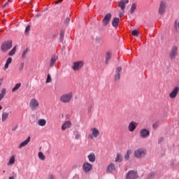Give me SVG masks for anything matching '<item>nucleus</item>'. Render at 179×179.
I'll use <instances>...</instances> for the list:
<instances>
[{
  "label": "nucleus",
  "instance_id": "1",
  "mask_svg": "<svg viewBox=\"0 0 179 179\" xmlns=\"http://www.w3.org/2000/svg\"><path fill=\"white\" fill-rule=\"evenodd\" d=\"M147 151L145 149L139 148L134 151V157L136 159H143L146 156Z\"/></svg>",
  "mask_w": 179,
  "mask_h": 179
},
{
  "label": "nucleus",
  "instance_id": "2",
  "mask_svg": "<svg viewBox=\"0 0 179 179\" xmlns=\"http://www.w3.org/2000/svg\"><path fill=\"white\" fill-rule=\"evenodd\" d=\"M84 65H85V62L83 61L74 62H73L71 69L75 72H77V71H80V69H82V68H83Z\"/></svg>",
  "mask_w": 179,
  "mask_h": 179
},
{
  "label": "nucleus",
  "instance_id": "3",
  "mask_svg": "<svg viewBox=\"0 0 179 179\" xmlns=\"http://www.w3.org/2000/svg\"><path fill=\"white\" fill-rule=\"evenodd\" d=\"M72 97H73L72 92L64 94L60 96V101H62V103H69V101L72 100Z\"/></svg>",
  "mask_w": 179,
  "mask_h": 179
},
{
  "label": "nucleus",
  "instance_id": "4",
  "mask_svg": "<svg viewBox=\"0 0 179 179\" xmlns=\"http://www.w3.org/2000/svg\"><path fill=\"white\" fill-rule=\"evenodd\" d=\"M40 104L38 103V101L34 98L31 99L29 101V107L31 111H37L38 110V106Z\"/></svg>",
  "mask_w": 179,
  "mask_h": 179
},
{
  "label": "nucleus",
  "instance_id": "5",
  "mask_svg": "<svg viewBox=\"0 0 179 179\" xmlns=\"http://www.w3.org/2000/svg\"><path fill=\"white\" fill-rule=\"evenodd\" d=\"M12 47V41H7L3 43L1 45V50L2 52H6L8 50H10Z\"/></svg>",
  "mask_w": 179,
  "mask_h": 179
},
{
  "label": "nucleus",
  "instance_id": "6",
  "mask_svg": "<svg viewBox=\"0 0 179 179\" xmlns=\"http://www.w3.org/2000/svg\"><path fill=\"white\" fill-rule=\"evenodd\" d=\"M178 55V48L177 46H173L171 50L169 57L171 59H176Z\"/></svg>",
  "mask_w": 179,
  "mask_h": 179
},
{
  "label": "nucleus",
  "instance_id": "7",
  "mask_svg": "<svg viewBox=\"0 0 179 179\" xmlns=\"http://www.w3.org/2000/svg\"><path fill=\"white\" fill-rule=\"evenodd\" d=\"M167 6H166V1H162L159 3V7L158 9L159 15H164L166 13V8Z\"/></svg>",
  "mask_w": 179,
  "mask_h": 179
},
{
  "label": "nucleus",
  "instance_id": "8",
  "mask_svg": "<svg viewBox=\"0 0 179 179\" xmlns=\"http://www.w3.org/2000/svg\"><path fill=\"white\" fill-rule=\"evenodd\" d=\"M121 72H122V68L121 66L117 67L115 71V82H117V80H120V79H121Z\"/></svg>",
  "mask_w": 179,
  "mask_h": 179
},
{
  "label": "nucleus",
  "instance_id": "9",
  "mask_svg": "<svg viewBox=\"0 0 179 179\" xmlns=\"http://www.w3.org/2000/svg\"><path fill=\"white\" fill-rule=\"evenodd\" d=\"M127 179H136L138 178V172L135 171H130L126 176Z\"/></svg>",
  "mask_w": 179,
  "mask_h": 179
},
{
  "label": "nucleus",
  "instance_id": "10",
  "mask_svg": "<svg viewBox=\"0 0 179 179\" xmlns=\"http://www.w3.org/2000/svg\"><path fill=\"white\" fill-rule=\"evenodd\" d=\"M179 92V87H175L172 91L171 92V93H169V97L170 99H176V97H177V95L178 94Z\"/></svg>",
  "mask_w": 179,
  "mask_h": 179
},
{
  "label": "nucleus",
  "instance_id": "11",
  "mask_svg": "<svg viewBox=\"0 0 179 179\" xmlns=\"http://www.w3.org/2000/svg\"><path fill=\"white\" fill-rule=\"evenodd\" d=\"M127 3H129V0H120L118 4V8H120L121 10L125 12Z\"/></svg>",
  "mask_w": 179,
  "mask_h": 179
},
{
  "label": "nucleus",
  "instance_id": "12",
  "mask_svg": "<svg viewBox=\"0 0 179 179\" xmlns=\"http://www.w3.org/2000/svg\"><path fill=\"white\" fill-rule=\"evenodd\" d=\"M149 135H150V131L146 129H142L140 131V136L141 138H143V139L148 138Z\"/></svg>",
  "mask_w": 179,
  "mask_h": 179
},
{
  "label": "nucleus",
  "instance_id": "13",
  "mask_svg": "<svg viewBox=\"0 0 179 179\" xmlns=\"http://www.w3.org/2000/svg\"><path fill=\"white\" fill-rule=\"evenodd\" d=\"M83 169L85 171V173H89V171H92L93 169V166L92 164H89V162L84 163L83 166Z\"/></svg>",
  "mask_w": 179,
  "mask_h": 179
},
{
  "label": "nucleus",
  "instance_id": "14",
  "mask_svg": "<svg viewBox=\"0 0 179 179\" xmlns=\"http://www.w3.org/2000/svg\"><path fill=\"white\" fill-rule=\"evenodd\" d=\"M138 127V123L132 121L129 124L128 129L130 132H134L135 129H136V127Z\"/></svg>",
  "mask_w": 179,
  "mask_h": 179
},
{
  "label": "nucleus",
  "instance_id": "15",
  "mask_svg": "<svg viewBox=\"0 0 179 179\" xmlns=\"http://www.w3.org/2000/svg\"><path fill=\"white\" fill-rule=\"evenodd\" d=\"M110 20H111V13H108L105 15L104 18L103 19V26H107L108 23H110Z\"/></svg>",
  "mask_w": 179,
  "mask_h": 179
},
{
  "label": "nucleus",
  "instance_id": "16",
  "mask_svg": "<svg viewBox=\"0 0 179 179\" xmlns=\"http://www.w3.org/2000/svg\"><path fill=\"white\" fill-rule=\"evenodd\" d=\"M72 127V122L71 121H66L62 125V131H65Z\"/></svg>",
  "mask_w": 179,
  "mask_h": 179
},
{
  "label": "nucleus",
  "instance_id": "17",
  "mask_svg": "<svg viewBox=\"0 0 179 179\" xmlns=\"http://www.w3.org/2000/svg\"><path fill=\"white\" fill-rule=\"evenodd\" d=\"M29 142H30V137H28L24 141L19 144L18 149H22V148H24V146H27Z\"/></svg>",
  "mask_w": 179,
  "mask_h": 179
},
{
  "label": "nucleus",
  "instance_id": "18",
  "mask_svg": "<svg viewBox=\"0 0 179 179\" xmlns=\"http://www.w3.org/2000/svg\"><path fill=\"white\" fill-rule=\"evenodd\" d=\"M115 165L113 163L110 164L106 168L107 173H113V171H115Z\"/></svg>",
  "mask_w": 179,
  "mask_h": 179
},
{
  "label": "nucleus",
  "instance_id": "19",
  "mask_svg": "<svg viewBox=\"0 0 179 179\" xmlns=\"http://www.w3.org/2000/svg\"><path fill=\"white\" fill-rule=\"evenodd\" d=\"M91 131L94 138H98V136L100 135V131L96 128H92Z\"/></svg>",
  "mask_w": 179,
  "mask_h": 179
},
{
  "label": "nucleus",
  "instance_id": "20",
  "mask_svg": "<svg viewBox=\"0 0 179 179\" xmlns=\"http://www.w3.org/2000/svg\"><path fill=\"white\" fill-rule=\"evenodd\" d=\"M88 159L89 162H90L91 163H94V162H96V155H94V153H90L88 155Z\"/></svg>",
  "mask_w": 179,
  "mask_h": 179
},
{
  "label": "nucleus",
  "instance_id": "21",
  "mask_svg": "<svg viewBox=\"0 0 179 179\" xmlns=\"http://www.w3.org/2000/svg\"><path fill=\"white\" fill-rule=\"evenodd\" d=\"M118 24H120V18L115 17L112 21V25L113 27H118Z\"/></svg>",
  "mask_w": 179,
  "mask_h": 179
},
{
  "label": "nucleus",
  "instance_id": "22",
  "mask_svg": "<svg viewBox=\"0 0 179 179\" xmlns=\"http://www.w3.org/2000/svg\"><path fill=\"white\" fill-rule=\"evenodd\" d=\"M9 117V112H3L1 115V121L4 122L8 120Z\"/></svg>",
  "mask_w": 179,
  "mask_h": 179
},
{
  "label": "nucleus",
  "instance_id": "23",
  "mask_svg": "<svg viewBox=\"0 0 179 179\" xmlns=\"http://www.w3.org/2000/svg\"><path fill=\"white\" fill-rule=\"evenodd\" d=\"M57 62V57L52 56L51 57L50 62V67L52 68L54 66L55 64Z\"/></svg>",
  "mask_w": 179,
  "mask_h": 179
},
{
  "label": "nucleus",
  "instance_id": "24",
  "mask_svg": "<svg viewBox=\"0 0 179 179\" xmlns=\"http://www.w3.org/2000/svg\"><path fill=\"white\" fill-rule=\"evenodd\" d=\"M47 124V121L45 119H39L38 120V124L39 127H45V124Z\"/></svg>",
  "mask_w": 179,
  "mask_h": 179
},
{
  "label": "nucleus",
  "instance_id": "25",
  "mask_svg": "<svg viewBox=\"0 0 179 179\" xmlns=\"http://www.w3.org/2000/svg\"><path fill=\"white\" fill-rule=\"evenodd\" d=\"M22 87V83H19L15 85V86L12 89V92H15L16 90H19L20 87Z\"/></svg>",
  "mask_w": 179,
  "mask_h": 179
},
{
  "label": "nucleus",
  "instance_id": "26",
  "mask_svg": "<svg viewBox=\"0 0 179 179\" xmlns=\"http://www.w3.org/2000/svg\"><path fill=\"white\" fill-rule=\"evenodd\" d=\"M5 94H6V88H3L0 94V101L3 99V97H5Z\"/></svg>",
  "mask_w": 179,
  "mask_h": 179
},
{
  "label": "nucleus",
  "instance_id": "27",
  "mask_svg": "<svg viewBox=\"0 0 179 179\" xmlns=\"http://www.w3.org/2000/svg\"><path fill=\"white\" fill-rule=\"evenodd\" d=\"M8 166H11L12 164H15V156L13 155L9 159V162H8Z\"/></svg>",
  "mask_w": 179,
  "mask_h": 179
},
{
  "label": "nucleus",
  "instance_id": "28",
  "mask_svg": "<svg viewBox=\"0 0 179 179\" xmlns=\"http://www.w3.org/2000/svg\"><path fill=\"white\" fill-rule=\"evenodd\" d=\"M110 59H111V54L110 52H107L106 55V61H105V64H106V65L108 64V61Z\"/></svg>",
  "mask_w": 179,
  "mask_h": 179
},
{
  "label": "nucleus",
  "instance_id": "29",
  "mask_svg": "<svg viewBox=\"0 0 179 179\" xmlns=\"http://www.w3.org/2000/svg\"><path fill=\"white\" fill-rule=\"evenodd\" d=\"M131 153H132V151L131 150H128L127 151V153L124 156L125 160H128L129 159V156H131Z\"/></svg>",
  "mask_w": 179,
  "mask_h": 179
},
{
  "label": "nucleus",
  "instance_id": "30",
  "mask_svg": "<svg viewBox=\"0 0 179 179\" xmlns=\"http://www.w3.org/2000/svg\"><path fill=\"white\" fill-rule=\"evenodd\" d=\"M136 10V3H132L131 9H130L131 15H132V13H134Z\"/></svg>",
  "mask_w": 179,
  "mask_h": 179
},
{
  "label": "nucleus",
  "instance_id": "31",
  "mask_svg": "<svg viewBox=\"0 0 179 179\" xmlns=\"http://www.w3.org/2000/svg\"><path fill=\"white\" fill-rule=\"evenodd\" d=\"M16 52V46H15L8 53V55L10 57H12V55H15V53Z\"/></svg>",
  "mask_w": 179,
  "mask_h": 179
},
{
  "label": "nucleus",
  "instance_id": "32",
  "mask_svg": "<svg viewBox=\"0 0 179 179\" xmlns=\"http://www.w3.org/2000/svg\"><path fill=\"white\" fill-rule=\"evenodd\" d=\"M27 52H29V50L26 49L24 50L23 52H22V59H24L27 55Z\"/></svg>",
  "mask_w": 179,
  "mask_h": 179
},
{
  "label": "nucleus",
  "instance_id": "33",
  "mask_svg": "<svg viewBox=\"0 0 179 179\" xmlns=\"http://www.w3.org/2000/svg\"><path fill=\"white\" fill-rule=\"evenodd\" d=\"M115 162H122V156L120 154L117 155V157L115 158Z\"/></svg>",
  "mask_w": 179,
  "mask_h": 179
},
{
  "label": "nucleus",
  "instance_id": "34",
  "mask_svg": "<svg viewBox=\"0 0 179 179\" xmlns=\"http://www.w3.org/2000/svg\"><path fill=\"white\" fill-rule=\"evenodd\" d=\"M38 156L41 160H45V156H44L43 152H39Z\"/></svg>",
  "mask_w": 179,
  "mask_h": 179
},
{
  "label": "nucleus",
  "instance_id": "35",
  "mask_svg": "<svg viewBox=\"0 0 179 179\" xmlns=\"http://www.w3.org/2000/svg\"><path fill=\"white\" fill-rule=\"evenodd\" d=\"M24 68V62H22V63H20V64L19 66L18 71L20 72H22V71H23Z\"/></svg>",
  "mask_w": 179,
  "mask_h": 179
},
{
  "label": "nucleus",
  "instance_id": "36",
  "mask_svg": "<svg viewBox=\"0 0 179 179\" xmlns=\"http://www.w3.org/2000/svg\"><path fill=\"white\" fill-rule=\"evenodd\" d=\"M52 82V80L51 79V75L48 74V77L46 79V83H51Z\"/></svg>",
  "mask_w": 179,
  "mask_h": 179
},
{
  "label": "nucleus",
  "instance_id": "37",
  "mask_svg": "<svg viewBox=\"0 0 179 179\" xmlns=\"http://www.w3.org/2000/svg\"><path fill=\"white\" fill-rule=\"evenodd\" d=\"M155 173L152 172L150 173L148 176V178L147 179H152V178H155Z\"/></svg>",
  "mask_w": 179,
  "mask_h": 179
},
{
  "label": "nucleus",
  "instance_id": "38",
  "mask_svg": "<svg viewBox=\"0 0 179 179\" xmlns=\"http://www.w3.org/2000/svg\"><path fill=\"white\" fill-rule=\"evenodd\" d=\"M132 36H138L139 34V31H138V29H134L131 31Z\"/></svg>",
  "mask_w": 179,
  "mask_h": 179
},
{
  "label": "nucleus",
  "instance_id": "39",
  "mask_svg": "<svg viewBox=\"0 0 179 179\" xmlns=\"http://www.w3.org/2000/svg\"><path fill=\"white\" fill-rule=\"evenodd\" d=\"M75 139H76V141H79V139H81L80 133H77V134L75 135Z\"/></svg>",
  "mask_w": 179,
  "mask_h": 179
},
{
  "label": "nucleus",
  "instance_id": "40",
  "mask_svg": "<svg viewBox=\"0 0 179 179\" xmlns=\"http://www.w3.org/2000/svg\"><path fill=\"white\" fill-rule=\"evenodd\" d=\"M30 31V25H28L26 28H25V34L27 36V34H29V32Z\"/></svg>",
  "mask_w": 179,
  "mask_h": 179
},
{
  "label": "nucleus",
  "instance_id": "41",
  "mask_svg": "<svg viewBox=\"0 0 179 179\" xmlns=\"http://www.w3.org/2000/svg\"><path fill=\"white\" fill-rule=\"evenodd\" d=\"M95 41L96 43H100V41H101V36H96L95 38Z\"/></svg>",
  "mask_w": 179,
  "mask_h": 179
},
{
  "label": "nucleus",
  "instance_id": "42",
  "mask_svg": "<svg viewBox=\"0 0 179 179\" xmlns=\"http://www.w3.org/2000/svg\"><path fill=\"white\" fill-rule=\"evenodd\" d=\"M69 22H71V18L68 17L66 18L64 23H65V24H69Z\"/></svg>",
  "mask_w": 179,
  "mask_h": 179
},
{
  "label": "nucleus",
  "instance_id": "43",
  "mask_svg": "<svg viewBox=\"0 0 179 179\" xmlns=\"http://www.w3.org/2000/svg\"><path fill=\"white\" fill-rule=\"evenodd\" d=\"M6 64H12V57H8L7 59H6Z\"/></svg>",
  "mask_w": 179,
  "mask_h": 179
},
{
  "label": "nucleus",
  "instance_id": "44",
  "mask_svg": "<svg viewBox=\"0 0 179 179\" xmlns=\"http://www.w3.org/2000/svg\"><path fill=\"white\" fill-rule=\"evenodd\" d=\"M9 68V64L6 63L3 67V70L6 71V69H8Z\"/></svg>",
  "mask_w": 179,
  "mask_h": 179
},
{
  "label": "nucleus",
  "instance_id": "45",
  "mask_svg": "<svg viewBox=\"0 0 179 179\" xmlns=\"http://www.w3.org/2000/svg\"><path fill=\"white\" fill-rule=\"evenodd\" d=\"M125 11H123V10H122V11H120V13H119V17H122V16H124V13Z\"/></svg>",
  "mask_w": 179,
  "mask_h": 179
},
{
  "label": "nucleus",
  "instance_id": "46",
  "mask_svg": "<svg viewBox=\"0 0 179 179\" xmlns=\"http://www.w3.org/2000/svg\"><path fill=\"white\" fill-rule=\"evenodd\" d=\"M10 1H8V2L5 3L4 5L2 6V8H5L6 6H9V3Z\"/></svg>",
  "mask_w": 179,
  "mask_h": 179
},
{
  "label": "nucleus",
  "instance_id": "47",
  "mask_svg": "<svg viewBox=\"0 0 179 179\" xmlns=\"http://www.w3.org/2000/svg\"><path fill=\"white\" fill-rule=\"evenodd\" d=\"M87 138L88 139H94V136H92V134H90V135H88Z\"/></svg>",
  "mask_w": 179,
  "mask_h": 179
},
{
  "label": "nucleus",
  "instance_id": "48",
  "mask_svg": "<svg viewBox=\"0 0 179 179\" xmlns=\"http://www.w3.org/2000/svg\"><path fill=\"white\" fill-rule=\"evenodd\" d=\"M47 179H55V178H54V176H52V174H50V175H48Z\"/></svg>",
  "mask_w": 179,
  "mask_h": 179
},
{
  "label": "nucleus",
  "instance_id": "49",
  "mask_svg": "<svg viewBox=\"0 0 179 179\" xmlns=\"http://www.w3.org/2000/svg\"><path fill=\"white\" fill-rule=\"evenodd\" d=\"M41 17V14H38V15H35V17L37 18V17Z\"/></svg>",
  "mask_w": 179,
  "mask_h": 179
},
{
  "label": "nucleus",
  "instance_id": "50",
  "mask_svg": "<svg viewBox=\"0 0 179 179\" xmlns=\"http://www.w3.org/2000/svg\"><path fill=\"white\" fill-rule=\"evenodd\" d=\"M153 128H157V123H155L153 124Z\"/></svg>",
  "mask_w": 179,
  "mask_h": 179
},
{
  "label": "nucleus",
  "instance_id": "51",
  "mask_svg": "<svg viewBox=\"0 0 179 179\" xmlns=\"http://www.w3.org/2000/svg\"><path fill=\"white\" fill-rule=\"evenodd\" d=\"M64 0H58L57 1L55 2V3H59V2H62Z\"/></svg>",
  "mask_w": 179,
  "mask_h": 179
},
{
  "label": "nucleus",
  "instance_id": "52",
  "mask_svg": "<svg viewBox=\"0 0 179 179\" xmlns=\"http://www.w3.org/2000/svg\"><path fill=\"white\" fill-rule=\"evenodd\" d=\"M8 179H15L13 176H10Z\"/></svg>",
  "mask_w": 179,
  "mask_h": 179
},
{
  "label": "nucleus",
  "instance_id": "53",
  "mask_svg": "<svg viewBox=\"0 0 179 179\" xmlns=\"http://www.w3.org/2000/svg\"><path fill=\"white\" fill-rule=\"evenodd\" d=\"M12 131H16V127L15 128H13Z\"/></svg>",
  "mask_w": 179,
  "mask_h": 179
},
{
  "label": "nucleus",
  "instance_id": "54",
  "mask_svg": "<svg viewBox=\"0 0 179 179\" xmlns=\"http://www.w3.org/2000/svg\"><path fill=\"white\" fill-rule=\"evenodd\" d=\"M2 110V106H0V111Z\"/></svg>",
  "mask_w": 179,
  "mask_h": 179
},
{
  "label": "nucleus",
  "instance_id": "55",
  "mask_svg": "<svg viewBox=\"0 0 179 179\" xmlns=\"http://www.w3.org/2000/svg\"><path fill=\"white\" fill-rule=\"evenodd\" d=\"M53 37H57V35H54Z\"/></svg>",
  "mask_w": 179,
  "mask_h": 179
},
{
  "label": "nucleus",
  "instance_id": "56",
  "mask_svg": "<svg viewBox=\"0 0 179 179\" xmlns=\"http://www.w3.org/2000/svg\"><path fill=\"white\" fill-rule=\"evenodd\" d=\"M0 121H1V118H0Z\"/></svg>",
  "mask_w": 179,
  "mask_h": 179
}]
</instances>
